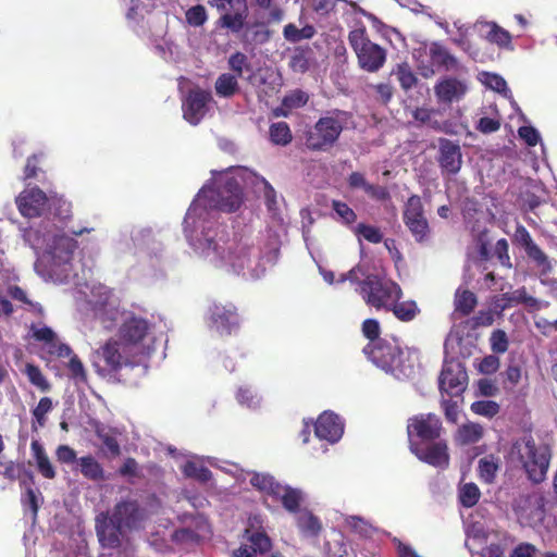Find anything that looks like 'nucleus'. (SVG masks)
I'll use <instances>...</instances> for the list:
<instances>
[{
    "instance_id": "obj_28",
    "label": "nucleus",
    "mask_w": 557,
    "mask_h": 557,
    "mask_svg": "<svg viewBox=\"0 0 557 557\" xmlns=\"http://www.w3.org/2000/svg\"><path fill=\"white\" fill-rule=\"evenodd\" d=\"M30 449L36 460L38 472L46 479H54L57 475L55 469L39 441L34 440L30 444Z\"/></svg>"
},
{
    "instance_id": "obj_6",
    "label": "nucleus",
    "mask_w": 557,
    "mask_h": 557,
    "mask_svg": "<svg viewBox=\"0 0 557 557\" xmlns=\"http://www.w3.org/2000/svg\"><path fill=\"white\" fill-rule=\"evenodd\" d=\"M348 42L355 51L359 66L367 72H376L385 63L386 51L377 44L372 42L362 25L349 32Z\"/></svg>"
},
{
    "instance_id": "obj_60",
    "label": "nucleus",
    "mask_w": 557,
    "mask_h": 557,
    "mask_svg": "<svg viewBox=\"0 0 557 557\" xmlns=\"http://www.w3.org/2000/svg\"><path fill=\"white\" fill-rule=\"evenodd\" d=\"M55 457L60 463H65V465H70V463H74V462L77 463V460H78L76 451L69 445L58 446V448L55 450Z\"/></svg>"
},
{
    "instance_id": "obj_18",
    "label": "nucleus",
    "mask_w": 557,
    "mask_h": 557,
    "mask_svg": "<svg viewBox=\"0 0 557 557\" xmlns=\"http://www.w3.org/2000/svg\"><path fill=\"white\" fill-rule=\"evenodd\" d=\"M126 348H128L122 341L109 339L99 349V355L106 364V370L109 373H116L123 367H135L137 361L132 360L126 355Z\"/></svg>"
},
{
    "instance_id": "obj_39",
    "label": "nucleus",
    "mask_w": 557,
    "mask_h": 557,
    "mask_svg": "<svg viewBox=\"0 0 557 557\" xmlns=\"http://www.w3.org/2000/svg\"><path fill=\"white\" fill-rule=\"evenodd\" d=\"M392 75H395L397 81L399 82L401 88L405 91H408L413 86H416L418 79L412 72L410 65L407 62H403L396 65L393 69Z\"/></svg>"
},
{
    "instance_id": "obj_36",
    "label": "nucleus",
    "mask_w": 557,
    "mask_h": 557,
    "mask_svg": "<svg viewBox=\"0 0 557 557\" xmlns=\"http://www.w3.org/2000/svg\"><path fill=\"white\" fill-rule=\"evenodd\" d=\"M269 136L272 144L276 146H287L293 140V134L286 122L272 123L269 127Z\"/></svg>"
},
{
    "instance_id": "obj_1",
    "label": "nucleus",
    "mask_w": 557,
    "mask_h": 557,
    "mask_svg": "<svg viewBox=\"0 0 557 557\" xmlns=\"http://www.w3.org/2000/svg\"><path fill=\"white\" fill-rule=\"evenodd\" d=\"M243 202V189L239 182L227 174H221L212 185H205L189 206L185 223L190 219L201 218L203 211H236Z\"/></svg>"
},
{
    "instance_id": "obj_62",
    "label": "nucleus",
    "mask_w": 557,
    "mask_h": 557,
    "mask_svg": "<svg viewBox=\"0 0 557 557\" xmlns=\"http://www.w3.org/2000/svg\"><path fill=\"white\" fill-rule=\"evenodd\" d=\"M370 198L377 201H386L391 198L388 189L384 186L369 183L364 191Z\"/></svg>"
},
{
    "instance_id": "obj_14",
    "label": "nucleus",
    "mask_w": 557,
    "mask_h": 557,
    "mask_svg": "<svg viewBox=\"0 0 557 557\" xmlns=\"http://www.w3.org/2000/svg\"><path fill=\"white\" fill-rule=\"evenodd\" d=\"M115 522L125 530H138L147 519V511L136 499H122L116 503L110 512Z\"/></svg>"
},
{
    "instance_id": "obj_50",
    "label": "nucleus",
    "mask_w": 557,
    "mask_h": 557,
    "mask_svg": "<svg viewBox=\"0 0 557 557\" xmlns=\"http://www.w3.org/2000/svg\"><path fill=\"white\" fill-rule=\"evenodd\" d=\"M494 313L492 310H480L471 319L467 320L466 324L469 325L471 330H476L479 327L491 326L494 323Z\"/></svg>"
},
{
    "instance_id": "obj_48",
    "label": "nucleus",
    "mask_w": 557,
    "mask_h": 557,
    "mask_svg": "<svg viewBox=\"0 0 557 557\" xmlns=\"http://www.w3.org/2000/svg\"><path fill=\"white\" fill-rule=\"evenodd\" d=\"M471 410L475 414L491 419L498 414L500 406L494 400H478L471 404Z\"/></svg>"
},
{
    "instance_id": "obj_15",
    "label": "nucleus",
    "mask_w": 557,
    "mask_h": 557,
    "mask_svg": "<svg viewBox=\"0 0 557 557\" xmlns=\"http://www.w3.org/2000/svg\"><path fill=\"white\" fill-rule=\"evenodd\" d=\"M212 100L209 90L195 87L188 90L182 103L183 116L191 125H197L206 116L208 104Z\"/></svg>"
},
{
    "instance_id": "obj_56",
    "label": "nucleus",
    "mask_w": 557,
    "mask_h": 557,
    "mask_svg": "<svg viewBox=\"0 0 557 557\" xmlns=\"http://www.w3.org/2000/svg\"><path fill=\"white\" fill-rule=\"evenodd\" d=\"M380 323L375 319H367L362 323V334L366 338L369 339V343L377 342L383 339L380 337Z\"/></svg>"
},
{
    "instance_id": "obj_12",
    "label": "nucleus",
    "mask_w": 557,
    "mask_h": 557,
    "mask_svg": "<svg viewBox=\"0 0 557 557\" xmlns=\"http://www.w3.org/2000/svg\"><path fill=\"white\" fill-rule=\"evenodd\" d=\"M219 11L224 13L218 20V26L230 32L239 33L248 17V5L246 0H213Z\"/></svg>"
},
{
    "instance_id": "obj_13",
    "label": "nucleus",
    "mask_w": 557,
    "mask_h": 557,
    "mask_svg": "<svg viewBox=\"0 0 557 557\" xmlns=\"http://www.w3.org/2000/svg\"><path fill=\"white\" fill-rule=\"evenodd\" d=\"M420 461L437 469L449 467L450 456L446 440L438 438L424 445L412 444L409 449Z\"/></svg>"
},
{
    "instance_id": "obj_42",
    "label": "nucleus",
    "mask_w": 557,
    "mask_h": 557,
    "mask_svg": "<svg viewBox=\"0 0 557 557\" xmlns=\"http://www.w3.org/2000/svg\"><path fill=\"white\" fill-rule=\"evenodd\" d=\"M24 372L27 375L28 381L41 392H48L50 389L51 385L38 366L26 363Z\"/></svg>"
},
{
    "instance_id": "obj_31",
    "label": "nucleus",
    "mask_w": 557,
    "mask_h": 557,
    "mask_svg": "<svg viewBox=\"0 0 557 557\" xmlns=\"http://www.w3.org/2000/svg\"><path fill=\"white\" fill-rule=\"evenodd\" d=\"M312 55L313 50L309 46L296 47L290 55L289 67L296 73H306Z\"/></svg>"
},
{
    "instance_id": "obj_41",
    "label": "nucleus",
    "mask_w": 557,
    "mask_h": 557,
    "mask_svg": "<svg viewBox=\"0 0 557 557\" xmlns=\"http://www.w3.org/2000/svg\"><path fill=\"white\" fill-rule=\"evenodd\" d=\"M8 294L11 298H13L16 301H20L26 306H28V309L36 313L37 315L44 314V308L39 302H33L26 295L25 290L17 286L13 285L8 288Z\"/></svg>"
},
{
    "instance_id": "obj_38",
    "label": "nucleus",
    "mask_w": 557,
    "mask_h": 557,
    "mask_svg": "<svg viewBox=\"0 0 557 557\" xmlns=\"http://www.w3.org/2000/svg\"><path fill=\"white\" fill-rule=\"evenodd\" d=\"M487 26L490 27V30L486 34V39L490 42L495 44L500 48H512V37L508 30L504 29L495 22L488 23Z\"/></svg>"
},
{
    "instance_id": "obj_61",
    "label": "nucleus",
    "mask_w": 557,
    "mask_h": 557,
    "mask_svg": "<svg viewBox=\"0 0 557 557\" xmlns=\"http://www.w3.org/2000/svg\"><path fill=\"white\" fill-rule=\"evenodd\" d=\"M500 120L483 116L478 121L475 128L482 134L495 133L500 128Z\"/></svg>"
},
{
    "instance_id": "obj_22",
    "label": "nucleus",
    "mask_w": 557,
    "mask_h": 557,
    "mask_svg": "<svg viewBox=\"0 0 557 557\" xmlns=\"http://www.w3.org/2000/svg\"><path fill=\"white\" fill-rule=\"evenodd\" d=\"M440 165L448 174H457L462 164V154L459 145L449 139L440 143Z\"/></svg>"
},
{
    "instance_id": "obj_37",
    "label": "nucleus",
    "mask_w": 557,
    "mask_h": 557,
    "mask_svg": "<svg viewBox=\"0 0 557 557\" xmlns=\"http://www.w3.org/2000/svg\"><path fill=\"white\" fill-rule=\"evenodd\" d=\"M244 537L256 548L257 553L264 554L271 549L272 543L265 531L247 528Z\"/></svg>"
},
{
    "instance_id": "obj_32",
    "label": "nucleus",
    "mask_w": 557,
    "mask_h": 557,
    "mask_svg": "<svg viewBox=\"0 0 557 557\" xmlns=\"http://www.w3.org/2000/svg\"><path fill=\"white\" fill-rule=\"evenodd\" d=\"M498 469L499 458L494 455H487L479 460V476L486 484L495 481Z\"/></svg>"
},
{
    "instance_id": "obj_11",
    "label": "nucleus",
    "mask_w": 557,
    "mask_h": 557,
    "mask_svg": "<svg viewBox=\"0 0 557 557\" xmlns=\"http://www.w3.org/2000/svg\"><path fill=\"white\" fill-rule=\"evenodd\" d=\"M418 67L423 77L434 75L437 70L450 71L458 66L457 59L440 42H432L429 48V55H418Z\"/></svg>"
},
{
    "instance_id": "obj_20",
    "label": "nucleus",
    "mask_w": 557,
    "mask_h": 557,
    "mask_svg": "<svg viewBox=\"0 0 557 557\" xmlns=\"http://www.w3.org/2000/svg\"><path fill=\"white\" fill-rule=\"evenodd\" d=\"M344 432V425L339 417L333 412L324 411L319 416L314 424V433L320 440L331 443L337 442Z\"/></svg>"
},
{
    "instance_id": "obj_51",
    "label": "nucleus",
    "mask_w": 557,
    "mask_h": 557,
    "mask_svg": "<svg viewBox=\"0 0 557 557\" xmlns=\"http://www.w3.org/2000/svg\"><path fill=\"white\" fill-rule=\"evenodd\" d=\"M474 242L478 247V252L481 260L487 261L491 259V250H490V237H488V231L487 228H483L478 232V234L474 237Z\"/></svg>"
},
{
    "instance_id": "obj_45",
    "label": "nucleus",
    "mask_w": 557,
    "mask_h": 557,
    "mask_svg": "<svg viewBox=\"0 0 557 557\" xmlns=\"http://www.w3.org/2000/svg\"><path fill=\"white\" fill-rule=\"evenodd\" d=\"M183 472L186 476L193 478L201 483H206L212 478V472L207 467L199 466L193 461L185 463Z\"/></svg>"
},
{
    "instance_id": "obj_63",
    "label": "nucleus",
    "mask_w": 557,
    "mask_h": 557,
    "mask_svg": "<svg viewBox=\"0 0 557 557\" xmlns=\"http://www.w3.org/2000/svg\"><path fill=\"white\" fill-rule=\"evenodd\" d=\"M518 133L529 146H535L540 140V134L532 126H521Z\"/></svg>"
},
{
    "instance_id": "obj_3",
    "label": "nucleus",
    "mask_w": 557,
    "mask_h": 557,
    "mask_svg": "<svg viewBox=\"0 0 557 557\" xmlns=\"http://www.w3.org/2000/svg\"><path fill=\"white\" fill-rule=\"evenodd\" d=\"M362 351L376 367L398 379L409 377L413 373V366L405 359V352L396 338L368 343Z\"/></svg>"
},
{
    "instance_id": "obj_57",
    "label": "nucleus",
    "mask_w": 557,
    "mask_h": 557,
    "mask_svg": "<svg viewBox=\"0 0 557 557\" xmlns=\"http://www.w3.org/2000/svg\"><path fill=\"white\" fill-rule=\"evenodd\" d=\"M509 245L506 238H500L495 244L494 253L502 265L510 269L512 267L509 256Z\"/></svg>"
},
{
    "instance_id": "obj_10",
    "label": "nucleus",
    "mask_w": 557,
    "mask_h": 557,
    "mask_svg": "<svg viewBox=\"0 0 557 557\" xmlns=\"http://www.w3.org/2000/svg\"><path fill=\"white\" fill-rule=\"evenodd\" d=\"M207 319L210 330L221 336L235 334L240 327L238 309L232 302H213L208 308Z\"/></svg>"
},
{
    "instance_id": "obj_49",
    "label": "nucleus",
    "mask_w": 557,
    "mask_h": 557,
    "mask_svg": "<svg viewBox=\"0 0 557 557\" xmlns=\"http://www.w3.org/2000/svg\"><path fill=\"white\" fill-rule=\"evenodd\" d=\"M332 209L344 224L349 225L355 223L357 220L356 212L346 202L333 200Z\"/></svg>"
},
{
    "instance_id": "obj_58",
    "label": "nucleus",
    "mask_w": 557,
    "mask_h": 557,
    "mask_svg": "<svg viewBox=\"0 0 557 557\" xmlns=\"http://www.w3.org/2000/svg\"><path fill=\"white\" fill-rule=\"evenodd\" d=\"M67 369L73 379L79 380L82 382H85L87 380V374H86L84 364L77 355H73L70 358V361L67 363Z\"/></svg>"
},
{
    "instance_id": "obj_40",
    "label": "nucleus",
    "mask_w": 557,
    "mask_h": 557,
    "mask_svg": "<svg viewBox=\"0 0 557 557\" xmlns=\"http://www.w3.org/2000/svg\"><path fill=\"white\" fill-rule=\"evenodd\" d=\"M481 492L476 484L466 483L459 490V502L466 508H471L479 503Z\"/></svg>"
},
{
    "instance_id": "obj_24",
    "label": "nucleus",
    "mask_w": 557,
    "mask_h": 557,
    "mask_svg": "<svg viewBox=\"0 0 557 557\" xmlns=\"http://www.w3.org/2000/svg\"><path fill=\"white\" fill-rule=\"evenodd\" d=\"M459 368L460 367L457 366V370H455L451 366L443 367L438 377V385L442 392L453 394L463 391L467 374Z\"/></svg>"
},
{
    "instance_id": "obj_29",
    "label": "nucleus",
    "mask_w": 557,
    "mask_h": 557,
    "mask_svg": "<svg viewBox=\"0 0 557 557\" xmlns=\"http://www.w3.org/2000/svg\"><path fill=\"white\" fill-rule=\"evenodd\" d=\"M386 311H392L403 322H409L418 315L420 309L414 300L400 301L399 299L393 300L392 305L386 308Z\"/></svg>"
},
{
    "instance_id": "obj_59",
    "label": "nucleus",
    "mask_w": 557,
    "mask_h": 557,
    "mask_svg": "<svg viewBox=\"0 0 557 557\" xmlns=\"http://www.w3.org/2000/svg\"><path fill=\"white\" fill-rule=\"evenodd\" d=\"M500 367V360L496 354L485 356L479 363V371L483 374H494Z\"/></svg>"
},
{
    "instance_id": "obj_27",
    "label": "nucleus",
    "mask_w": 557,
    "mask_h": 557,
    "mask_svg": "<svg viewBox=\"0 0 557 557\" xmlns=\"http://www.w3.org/2000/svg\"><path fill=\"white\" fill-rule=\"evenodd\" d=\"M77 469L82 475L90 481L99 482L106 480L104 470L101 463L91 455L83 456L77 460Z\"/></svg>"
},
{
    "instance_id": "obj_8",
    "label": "nucleus",
    "mask_w": 557,
    "mask_h": 557,
    "mask_svg": "<svg viewBox=\"0 0 557 557\" xmlns=\"http://www.w3.org/2000/svg\"><path fill=\"white\" fill-rule=\"evenodd\" d=\"M152 330V322L135 313H131L120 325L117 335L119 339L127 347L140 348L141 354L149 355L150 349L146 347L145 343L151 338Z\"/></svg>"
},
{
    "instance_id": "obj_7",
    "label": "nucleus",
    "mask_w": 557,
    "mask_h": 557,
    "mask_svg": "<svg viewBox=\"0 0 557 557\" xmlns=\"http://www.w3.org/2000/svg\"><path fill=\"white\" fill-rule=\"evenodd\" d=\"M444 432L441 418L436 413H418L408 419L407 435L409 446L424 445L441 438Z\"/></svg>"
},
{
    "instance_id": "obj_33",
    "label": "nucleus",
    "mask_w": 557,
    "mask_h": 557,
    "mask_svg": "<svg viewBox=\"0 0 557 557\" xmlns=\"http://www.w3.org/2000/svg\"><path fill=\"white\" fill-rule=\"evenodd\" d=\"M483 437V428L473 422L462 424L457 433L456 441L460 445H470L478 443Z\"/></svg>"
},
{
    "instance_id": "obj_47",
    "label": "nucleus",
    "mask_w": 557,
    "mask_h": 557,
    "mask_svg": "<svg viewBox=\"0 0 557 557\" xmlns=\"http://www.w3.org/2000/svg\"><path fill=\"white\" fill-rule=\"evenodd\" d=\"M298 528L308 535H317L321 530L320 520L311 512H306L298 518Z\"/></svg>"
},
{
    "instance_id": "obj_30",
    "label": "nucleus",
    "mask_w": 557,
    "mask_h": 557,
    "mask_svg": "<svg viewBox=\"0 0 557 557\" xmlns=\"http://www.w3.org/2000/svg\"><path fill=\"white\" fill-rule=\"evenodd\" d=\"M250 484L261 493L274 498L281 491V485L272 475L255 472L250 478Z\"/></svg>"
},
{
    "instance_id": "obj_19",
    "label": "nucleus",
    "mask_w": 557,
    "mask_h": 557,
    "mask_svg": "<svg viewBox=\"0 0 557 557\" xmlns=\"http://www.w3.org/2000/svg\"><path fill=\"white\" fill-rule=\"evenodd\" d=\"M16 205L23 216L38 218L48 208V197L39 187H33L18 195Z\"/></svg>"
},
{
    "instance_id": "obj_5",
    "label": "nucleus",
    "mask_w": 557,
    "mask_h": 557,
    "mask_svg": "<svg viewBox=\"0 0 557 557\" xmlns=\"http://www.w3.org/2000/svg\"><path fill=\"white\" fill-rule=\"evenodd\" d=\"M359 293L364 302L376 310H386L393 300L403 297V289L396 282L375 274L367 275L361 281Z\"/></svg>"
},
{
    "instance_id": "obj_16",
    "label": "nucleus",
    "mask_w": 557,
    "mask_h": 557,
    "mask_svg": "<svg viewBox=\"0 0 557 557\" xmlns=\"http://www.w3.org/2000/svg\"><path fill=\"white\" fill-rule=\"evenodd\" d=\"M96 533L103 548L119 549L122 547L124 528L114 521L110 512H100L96 517Z\"/></svg>"
},
{
    "instance_id": "obj_64",
    "label": "nucleus",
    "mask_w": 557,
    "mask_h": 557,
    "mask_svg": "<svg viewBox=\"0 0 557 557\" xmlns=\"http://www.w3.org/2000/svg\"><path fill=\"white\" fill-rule=\"evenodd\" d=\"M536 553V548L530 543H520L516 546L510 554V557H533Z\"/></svg>"
},
{
    "instance_id": "obj_54",
    "label": "nucleus",
    "mask_w": 557,
    "mask_h": 557,
    "mask_svg": "<svg viewBox=\"0 0 557 557\" xmlns=\"http://www.w3.org/2000/svg\"><path fill=\"white\" fill-rule=\"evenodd\" d=\"M324 557H349L347 545L343 539L324 544Z\"/></svg>"
},
{
    "instance_id": "obj_2",
    "label": "nucleus",
    "mask_w": 557,
    "mask_h": 557,
    "mask_svg": "<svg viewBox=\"0 0 557 557\" xmlns=\"http://www.w3.org/2000/svg\"><path fill=\"white\" fill-rule=\"evenodd\" d=\"M351 113L334 109L321 116L312 127L305 133V145L310 151H330L338 141Z\"/></svg>"
},
{
    "instance_id": "obj_4",
    "label": "nucleus",
    "mask_w": 557,
    "mask_h": 557,
    "mask_svg": "<svg viewBox=\"0 0 557 557\" xmlns=\"http://www.w3.org/2000/svg\"><path fill=\"white\" fill-rule=\"evenodd\" d=\"M512 451L527 473L528 479L540 484L545 481L552 459V449L547 444L536 445L534 438L524 436L512 444Z\"/></svg>"
},
{
    "instance_id": "obj_25",
    "label": "nucleus",
    "mask_w": 557,
    "mask_h": 557,
    "mask_svg": "<svg viewBox=\"0 0 557 557\" xmlns=\"http://www.w3.org/2000/svg\"><path fill=\"white\" fill-rule=\"evenodd\" d=\"M218 232L208 227L203 233L202 237L198 238V248H200L208 256L210 252L216 256L220 260H232L230 256L225 255L224 244L221 245L222 238L215 239Z\"/></svg>"
},
{
    "instance_id": "obj_53",
    "label": "nucleus",
    "mask_w": 557,
    "mask_h": 557,
    "mask_svg": "<svg viewBox=\"0 0 557 557\" xmlns=\"http://www.w3.org/2000/svg\"><path fill=\"white\" fill-rule=\"evenodd\" d=\"M356 232L372 244H379L383 239V234L376 226L360 223L358 224Z\"/></svg>"
},
{
    "instance_id": "obj_44",
    "label": "nucleus",
    "mask_w": 557,
    "mask_h": 557,
    "mask_svg": "<svg viewBox=\"0 0 557 557\" xmlns=\"http://www.w3.org/2000/svg\"><path fill=\"white\" fill-rule=\"evenodd\" d=\"M52 400L50 397H42L40 398L38 405L33 409L32 413L35 419V422H33V431H37L36 423L39 426H45L47 422L46 414L52 410Z\"/></svg>"
},
{
    "instance_id": "obj_55",
    "label": "nucleus",
    "mask_w": 557,
    "mask_h": 557,
    "mask_svg": "<svg viewBox=\"0 0 557 557\" xmlns=\"http://www.w3.org/2000/svg\"><path fill=\"white\" fill-rule=\"evenodd\" d=\"M207 18V11L201 4L194 5L186 12V21L193 26H202Z\"/></svg>"
},
{
    "instance_id": "obj_43",
    "label": "nucleus",
    "mask_w": 557,
    "mask_h": 557,
    "mask_svg": "<svg viewBox=\"0 0 557 557\" xmlns=\"http://www.w3.org/2000/svg\"><path fill=\"white\" fill-rule=\"evenodd\" d=\"M227 63L230 70H232L235 73L234 75L237 77H244L245 72L251 71V64L249 63L247 55L240 51H236L231 54Z\"/></svg>"
},
{
    "instance_id": "obj_21",
    "label": "nucleus",
    "mask_w": 557,
    "mask_h": 557,
    "mask_svg": "<svg viewBox=\"0 0 557 557\" xmlns=\"http://www.w3.org/2000/svg\"><path fill=\"white\" fill-rule=\"evenodd\" d=\"M520 304L525 305L532 310H540L542 308L541 301L537 298L529 295L524 286L511 293L502 294L500 297L495 301V308L499 313H502L504 310Z\"/></svg>"
},
{
    "instance_id": "obj_46",
    "label": "nucleus",
    "mask_w": 557,
    "mask_h": 557,
    "mask_svg": "<svg viewBox=\"0 0 557 557\" xmlns=\"http://www.w3.org/2000/svg\"><path fill=\"white\" fill-rule=\"evenodd\" d=\"M490 346L493 354H505L509 347V339L506 332L500 329L494 330L490 336Z\"/></svg>"
},
{
    "instance_id": "obj_34",
    "label": "nucleus",
    "mask_w": 557,
    "mask_h": 557,
    "mask_svg": "<svg viewBox=\"0 0 557 557\" xmlns=\"http://www.w3.org/2000/svg\"><path fill=\"white\" fill-rule=\"evenodd\" d=\"M237 78V76L230 73L221 74L214 84L216 95L223 98H231L236 95L239 90Z\"/></svg>"
},
{
    "instance_id": "obj_52",
    "label": "nucleus",
    "mask_w": 557,
    "mask_h": 557,
    "mask_svg": "<svg viewBox=\"0 0 557 557\" xmlns=\"http://www.w3.org/2000/svg\"><path fill=\"white\" fill-rule=\"evenodd\" d=\"M309 100L307 92L300 89H296L290 94L286 95L283 99V106L287 109H297L304 107Z\"/></svg>"
},
{
    "instance_id": "obj_17",
    "label": "nucleus",
    "mask_w": 557,
    "mask_h": 557,
    "mask_svg": "<svg viewBox=\"0 0 557 557\" xmlns=\"http://www.w3.org/2000/svg\"><path fill=\"white\" fill-rule=\"evenodd\" d=\"M512 240L516 245L524 249L528 258L540 269L542 274L545 275L552 271L548 256L534 243L530 232L524 225H517Z\"/></svg>"
},
{
    "instance_id": "obj_23",
    "label": "nucleus",
    "mask_w": 557,
    "mask_h": 557,
    "mask_svg": "<svg viewBox=\"0 0 557 557\" xmlns=\"http://www.w3.org/2000/svg\"><path fill=\"white\" fill-rule=\"evenodd\" d=\"M467 86L455 77H447L434 86L435 96L441 103L459 101L466 94Z\"/></svg>"
},
{
    "instance_id": "obj_26",
    "label": "nucleus",
    "mask_w": 557,
    "mask_h": 557,
    "mask_svg": "<svg viewBox=\"0 0 557 557\" xmlns=\"http://www.w3.org/2000/svg\"><path fill=\"white\" fill-rule=\"evenodd\" d=\"M478 305L476 295L469 290L458 288L454 296V313L459 317L470 315Z\"/></svg>"
},
{
    "instance_id": "obj_9",
    "label": "nucleus",
    "mask_w": 557,
    "mask_h": 557,
    "mask_svg": "<svg viewBox=\"0 0 557 557\" xmlns=\"http://www.w3.org/2000/svg\"><path fill=\"white\" fill-rule=\"evenodd\" d=\"M403 221L417 243L424 244L431 239L432 230L424 214L420 196L411 195L407 199L404 206Z\"/></svg>"
},
{
    "instance_id": "obj_35",
    "label": "nucleus",
    "mask_w": 557,
    "mask_h": 557,
    "mask_svg": "<svg viewBox=\"0 0 557 557\" xmlns=\"http://www.w3.org/2000/svg\"><path fill=\"white\" fill-rule=\"evenodd\" d=\"M275 499H280L283 507L290 512L298 511L300 503L302 500L301 492L290 486L281 485L278 495L274 496Z\"/></svg>"
}]
</instances>
